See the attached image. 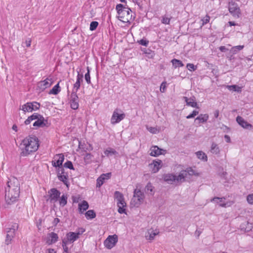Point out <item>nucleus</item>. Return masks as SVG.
<instances>
[{
  "label": "nucleus",
  "mask_w": 253,
  "mask_h": 253,
  "mask_svg": "<svg viewBox=\"0 0 253 253\" xmlns=\"http://www.w3.org/2000/svg\"><path fill=\"white\" fill-rule=\"evenodd\" d=\"M20 195V183L13 177L9 179L5 187V200L7 204L11 205L17 201Z\"/></svg>",
  "instance_id": "obj_1"
},
{
  "label": "nucleus",
  "mask_w": 253,
  "mask_h": 253,
  "mask_svg": "<svg viewBox=\"0 0 253 253\" xmlns=\"http://www.w3.org/2000/svg\"><path fill=\"white\" fill-rule=\"evenodd\" d=\"M39 147V139L35 135H29L20 144V156L26 157L37 151Z\"/></svg>",
  "instance_id": "obj_2"
},
{
  "label": "nucleus",
  "mask_w": 253,
  "mask_h": 253,
  "mask_svg": "<svg viewBox=\"0 0 253 253\" xmlns=\"http://www.w3.org/2000/svg\"><path fill=\"white\" fill-rule=\"evenodd\" d=\"M116 9L118 14V18L124 23H130L134 19L131 14V10L130 8L123 4H118Z\"/></svg>",
  "instance_id": "obj_3"
},
{
  "label": "nucleus",
  "mask_w": 253,
  "mask_h": 253,
  "mask_svg": "<svg viewBox=\"0 0 253 253\" xmlns=\"http://www.w3.org/2000/svg\"><path fill=\"white\" fill-rule=\"evenodd\" d=\"M18 224L16 223H13L9 225L8 227L5 228L4 231L6 233V238L4 243L6 245L11 243L12 239L15 235V232L18 229Z\"/></svg>",
  "instance_id": "obj_4"
},
{
  "label": "nucleus",
  "mask_w": 253,
  "mask_h": 253,
  "mask_svg": "<svg viewBox=\"0 0 253 253\" xmlns=\"http://www.w3.org/2000/svg\"><path fill=\"white\" fill-rule=\"evenodd\" d=\"M144 197V194L142 191L139 189H135L133 192V196L131 201V204L134 207H138L143 203Z\"/></svg>",
  "instance_id": "obj_5"
},
{
  "label": "nucleus",
  "mask_w": 253,
  "mask_h": 253,
  "mask_svg": "<svg viewBox=\"0 0 253 253\" xmlns=\"http://www.w3.org/2000/svg\"><path fill=\"white\" fill-rule=\"evenodd\" d=\"M125 117L126 114L121 110L117 108L113 113L111 123L113 125L118 124L124 119Z\"/></svg>",
  "instance_id": "obj_6"
},
{
  "label": "nucleus",
  "mask_w": 253,
  "mask_h": 253,
  "mask_svg": "<svg viewBox=\"0 0 253 253\" xmlns=\"http://www.w3.org/2000/svg\"><path fill=\"white\" fill-rule=\"evenodd\" d=\"M40 106L41 104L39 102L36 101L29 102L22 105L21 110L25 113L32 112L39 110Z\"/></svg>",
  "instance_id": "obj_7"
},
{
  "label": "nucleus",
  "mask_w": 253,
  "mask_h": 253,
  "mask_svg": "<svg viewBox=\"0 0 253 253\" xmlns=\"http://www.w3.org/2000/svg\"><path fill=\"white\" fill-rule=\"evenodd\" d=\"M228 10L231 14L234 17L239 18L241 14V10L238 4L233 1L229 2Z\"/></svg>",
  "instance_id": "obj_8"
},
{
  "label": "nucleus",
  "mask_w": 253,
  "mask_h": 253,
  "mask_svg": "<svg viewBox=\"0 0 253 253\" xmlns=\"http://www.w3.org/2000/svg\"><path fill=\"white\" fill-rule=\"evenodd\" d=\"M118 240V239L117 235L115 234L113 235H109L104 241V245L106 248L111 249L115 246Z\"/></svg>",
  "instance_id": "obj_9"
},
{
  "label": "nucleus",
  "mask_w": 253,
  "mask_h": 253,
  "mask_svg": "<svg viewBox=\"0 0 253 253\" xmlns=\"http://www.w3.org/2000/svg\"><path fill=\"white\" fill-rule=\"evenodd\" d=\"M37 117L38 118H37L36 121L33 125V126L36 127H43L49 126L47 120L45 119L42 115L38 113Z\"/></svg>",
  "instance_id": "obj_10"
},
{
  "label": "nucleus",
  "mask_w": 253,
  "mask_h": 253,
  "mask_svg": "<svg viewBox=\"0 0 253 253\" xmlns=\"http://www.w3.org/2000/svg\"><path fill=\"white\" fill-rule=\"evenodd\" d=\"M57 177L60 181H62L67 187L68 186V172H65L64 168H60L58 169Z\"/></svg>",
  "instance_id": "obj_11"
},
{
  "label": "nucleus",
  "mask_w": 253,
  "mask_h": 253,
  "mask_svg": "<svg viewBox=\"0 0 253 253\" xmlns=\"http://www.w3.org/2000/svg\"><path fill=\"white\" fill-rule=\"evenodd\" d=\"M76 91H72L70 98L71 108L73 110H77L79 107V98Z\"/></svg>",
  "instance_id": "obj_12"
},
{
  "label": "nucleus",
  "mask_w": 253,
  "mask_h": 253,
  "mask_svg": "<svg viewBox=\"0 0 253 253\" xmlns=\"http://www.w3.org/2000/svg\"><path fill=\"white\" fill-rule=\"evenodd\" d=\"M49 200L51 203L57 202L61 194V192L56 188H51L49 191Z\"/></svg>",
  "instance_id": "obj_13"
},
{
  "label": "nucleus",
  "mask_w": 253,
  "mask_h": 253,
  "mask_svg": "<svg viewBox=\"0 0 253 253\" xmlns=\"http://www.w3.org/2000/svg\"><path fill=\"white\" fill-rule=\"evenodd\" d=\"M83 230L81 232H70L66 234L67 239L66 241H68V243H73L74 241L77 240L78 238H79V236L82 234L84 231L85 230L84 229H82Z\"/></svg>",
  "instance_id": "obj_14"
},
{
  "label": "nucleus",
  "mask_w": 253,
  "mask_h": 253,
  "mask_svg": "<svg viewBox=\"0 0 253 253\" xmlns=\"http://www.w3.org/2000/svg\"><path fill=\"white\" fill-rule=\"evenodd\" d=\"M56 158H58V160L52 161V166L55 168L58 167V169L63 168L62 164L65 159L64 155L62 153L58 154L55 156L54 159H55Z\"/></svg>",
  "instance_id": "obj_15"
},
{
  "label": "nucleus",
  "mask_w": 253,
  "mask_h": 253,
  "mask_svg": "<svg viewBox=\"0 0 253 253\" xmlns=\"http://www.w3.org/2000/svg\"><path fill=\"white\" fill-rule=\"evenodd\" d=\"M111 172L102 174L96 180V187L100 188L105 182V180L111 178Z\"/></svg>",
  "instance_id": "obj_16"
},
{
  "label": "nucleus",
  "mask_w": 253,
  "mask_h": 253,
  "mask_svg": "<svg viewBox=\"0 0 253 253\" xmlns=\"http://www.w3.org/2000/svg\"><path fill=\"white\" fill-rule=\"evenodd\" d=\"M114 198L116 199L117 206L123 205V207H126L123 194L119 191H116L114 193Z\"/></svg>",
  "instance_id": "obj_17"
},
{
  "label": "nucleus",
  "mask_w": 253,
  "mask_h": 253,
  "mask_svg": "<svg viewBox=\"0 0 253 253\" xmlns=\"http://www.w3.org/2000/svg\"><path fill=\"white\" fill-rule=\"evenodd\" d=\"M236 121L238 124L244 128L248 129H251L253 128V126L240 116H238L236 117Z\"/></svg>",
  "instance_id": "obj_18"
},
{
  "label": "nucleus",
  "mask_w": 253,
  "mask_h": 253,
  "mask_svg": "<svg viewBox=\"0 0 253 253\" xmlns=\"http://www.w3.org/2000/svg\"><path fill=\"white\" fill-rule=\"evenodd\" d=\"M162 161L159 159L154 160L153 163L149 165V166L153 173L157 172L162 166Z\"/></svg>",
  "instance_id": "obj_19"
},
{
  "label": "nucleus",
  "mask_w": 253,
  "mask_h": 253,
  "mask_svg": "<svg viewBox=\"0 0 253 253\" xmlns=\"http://www.w3.org/2000/svg\"><path fill=\"white\" fill-rule=\"evenodd\" d=\"M80 71H80H77L78 75L77 77V80L76 83L74 84L72 91H76V92H77L81 86V83L83 81L84 75L83 73H80Z\"/></svg>",
  "instance_id": "obj_20"
},
{
  "label": "nucleus",
  "mask_w": 253,
  "mask_h": 253,
  "mask_svg": "<svg viewBox=\"0 0 253 253\" xmlns=\"http://www.w3.org/2000/svg\"><path fill=\"white\" fill-rule=\"evenodd\" d=\"M58 235L54 232H51L47 234L46 243L48 245L55 243L58 240Z\"/></svg>",
  "instance_id": "obj_21"
},
{
  "label": "nucleus",
  "mask_w": 253,
  "mask_h": 253,
  "mask_svg": "<svg viewBox=\"0 0 253 253\" xmlns=\"http://www.w3.org/2000/svg\"><path fill=\"white\" fill-rule=\"evenodd\" d=\"M151 151L150 155L154 157H157L166 153V150L161 149L157 146H153L151 148Z\"/></svg>",
  "instance_id": "obj_22"
},
{
  "label": "nucleus",
  "mask_w": 253,
  "mask_h": 253,
  "mask_svg": "<svg viewBox=\"0 0 253 253\" xmlns=\"http://www.w3.org/2000/svg\"><path fill=\"white\" fill-rule=\"evenodd\" d=\"M183 99L186 102V105L187 106H191L192 107L196 108L198 109L199 108L197 103L196 102L195 97L193 96L192 97L188 98L187 97L184 96Z\"/></svg>",
  "instance_id": "obj_23"
},
{
  "label": "nucleus",
  "mask_w": 253,
  "mask_h": 253,
  "mask_svg": "<svg viewBox=\"0 0 253 253\" xmlns=\"http://www.w3.org/2000/svg\"><path fill=\"white\" fill-rule=\"evenodd\" d=\"M52 79L47 78L43 81L40 82L39 84V86L41 89H45L51 86L52 84Z\"/></svg>",
  "instance_id": "obj_24"
},
{
  "label": "nucleus",
  "mask_w": 253,
  "mask_h": 253,
  "mask_svg": "<svg viewBox=\"0 0 253 253\" xmlns=\"http://www.w3.org/2000/svg\"><path fill=\"white\" fill-rule=\"evenodd\" d=\"M164 180L168 183L172 184L175 181V175L171 173L164 174L163 176Z\"/></svg>",
  "instance_id": "obj_25"
},
{
  "label": "nucleus",
  "mask_w": 253,
  "mask_h": 253,
  "mask_svg": "<svg viewBox=\"0 0 253 253\" xmlns=\"http://www.w3.org/2000/svg\"><path fill=\"white\" fill-rule=\"evenodd\" d=\"M89 207L88 203L86 201H83L82 203L79 204V210L81 213H83Z\"/></svg>",
  "instance_id": "obj_26"
},
{
  "label": "nucleus",
  "mask_w": 253,
  "mask_h": 253,
  "mask_svg": "<svg viewBox=\"0 0 253 253\" xmlns=\"http://www.w3.org/2000/svg\"><path fill=\"white\" fill-rule=\"evenodd\" d=\"M187 176V173L183 170L181 171L178 175L176 176L175 175V181H184L185 178Z\"/></svg>",
  "instance_id": "obj_27"
},
{
  "label": "nucleus",
  "mask_w": 253,
  "mask_h": 253,
  "mask_svg": "<svg viewBox=\"0 0 253 253\" xmlns=\"http://www.w3.org/2000/svg\"><path fill=\"white\" fill-rule=\"evenodd\" d=\"M210 151L211 153L218 155L220 153V150L218 145L214 142H212L211 147Z\"/></svg>",
  "instance_id": "obj_28"
},
{
  "label": "nucleus",
  "mask_w": 253,
  "mask_h": 253,
  "mask_svg": "<svg viewBox=\"0 0 253 253\" xmlns=\"http://www.w3.org/2000/svg\"><path fill=\"white\" fill-rule=\"evenodd\" d=\"M104 153L107 157H109L112 155H117L118 154V153L115 149L110 147L106 149L104 151Z\"/></svg>",
  "instance_id": "obj_29"
},
{
  "label": "nucleus",
  "mask_w": 253,
  "mask_h": 253,
  "mask_svg": "<svg viewBox=\"0 0 253 253\" xmlns=\"http://www.w3.org/2000/svg\"><path fill=\"white\" fill-rule=\"evenodd\" d=\"M183 171L187 173V175L188 174L191 176L195 175L196 176H198L200 175V173L193 169V168L191 167L187 168L186 170Z\"/></svg>",
  "instance_id": "obj_30"
},
{
  "label": "nucleus",
  "mask_w": 253,
  "mask_h": 253,
  "mask_svg": "<svg viewBox=\"0 0 253 253\" xmlns=\"http://www.w3.org/2000/svg\"><path fill=\"white\" fill-rule=\"evenodd\" d=\"M208 119L209 115L208 114H200L196 118L195 120H199V123H204L208 121Z\"/></svg>",
  "instance_id": "obj_31"
},
{
  "label": "nucleus",
  "mask_w": 253,
  "mask_h": 253,
  "mask_svg": "<svg viewBox=\"0 0 253 253\" xmlns=\"http://www.w3.org/2000/svg\"><path fill=\"white\" fill-rule=\"evenodd\" d=\"M171 62L172 63L173 67L175 69L178 67H183L184 66V64H183L181 60L177 59L174 58L172 59Z\"/></svg>",
  "instance_id": "obj_32"
},
{
  "label": "nucleus",
  "mask_w": 253,
  "mask_h": 253,
  "mask_svg": "<svg viewBox=\"0 0 253 253\" xmlns=\"http://www.w3.org/2000/svg\"><path fill=\"white\" fill-rule=\"evenodd\" d=\"M154 187L152 185V183L151 182H149L147 184V185L145 188V190L146 192H147V193L150 194L151 195H153L154 194Z\"/></svg>",
  "instance_id": "obj_33"
},
{
  "label": "nucleus",
  "mask_w": 253,
  "mask_h": 253,
  "mask_svg": "<svg viewBox=\"0 0 253 253\" xmlns=\"http://www.w3.org/2000/svg\"><path fill=\"white\" fill-rule=\"evenodd\" d=\"M59 83L54 85L52 88L49 91V94H57L61 90L60 87L59 85Z\"/></svg>",
  "instance_id": "obj_34"
},
{
  "label": "nucleus",
  "mask_w": 253,
  "mask_h": 253,
  "mask_svg": "<svg viewBox=\"0 0 253 253\" xmlns=\"http://www.w3.org/2000/svg\"><path fill=\"white\" fill-rule=\"evenodd\" d=\"M37 114L38 113H35L28 117V118L25 121L24 124L26 125H28L30 124L32 121L36 120L37 118H38Z\"/></svg>",
  "instance_id": "obj_35"
},
{
  "label": "nucleus",
  "mask_w": 253,
  "mask_h": 253,
  "mask_svg": "<svg viewBox=\"0 0 253 253\" xmlns=\"http://www.w3.org/2000/svg\"><path fill=\"white\" fill-rule=\"evenodd\" d=\"M67 195L63 194L58 199L59 205L62 207H64L67 203Z\"/></svg>",
  "instance_id": "obj_36"
},
{
  "label": "nucleus",
  "mask_w": 253,
  "mask_h": 253,
  "mask_svg": "<svg viewBox=\"0 0 253 253\" xmlns=\"http://www.w3.org/2000/svg\"><path fill=\"white\" fill-rule=\"evenodd\" d=\"M85 216L87 219H92L95 217L96 213L93 210H89L85 213Z\"/></svg>",
  "instance_id": "obj_37"
},
{
  "label": "nucleus",
  "mask_w": 253,
  "mask_h": 253,
  "mask_svg": "<svg viewBox=\"0 0 253 253\" xmlns=\"http://www.w3.org/2000/svg\"><path fill=\"white\" fill-rule=\"evenodd\" d=\"M225 198L224 197H214L211 200V202H216V203H222L223 200H225ZM226 203H220L219 204V206L221 207H226Z\"/></svg>",
  "instance_id": "obj_38"
},
{
  "label": "nucleus",
  "mask_w": 253,
  "mask_h": 253,
  "mask_svg": "<svg viewBox=\"0 0 253 253\" xmlns=\"http://www.w3.org/2000/svg\"><path fill=\"white\" fill-rule=\"evenodd\" d=\"M196 154L198 157V159L204 160L205 161H207L208 160V157L206 154L203 152L202 151H198L196 153Z\"/></svg>",
  "instance_id": "obj_39"
},
{
  "label": "nucleus",
  "mask_w": 253,
  "mask_h": 253,
  "mask_svg": "<svg viewBox=\"0 0 253 253\" xmlns=\"http://www.w3.org/2000/svg\"><path fill=\"white\" fill-rule=\"evenodd\" d=\"M227 88L230 90H233L237 92L242 91V88L237 85H227Z\"/></svg>",
  "instance_id": "obj_40"
},
{
  "label": "nucleus",
  "mask_w": 253,
  "mask_h": 253,
  "mask_svg": "<svg viewBox=\"0 0 253 253\" xmlns=\"http://www.w3.org/2000/svg\"><path fill=\"white\" fill-rule=\"evenodd\" d=\"M244 45H240L235 46L231 48V51L233 54H235L237 53V52L238 51L243 49L244 48Z\"/></svg>",
  "instance_id": "obj_41"
},
{
  "label": "nucleus",
  "mask_w": 253,
  "mask_h": 253,
  "mask_svg": "<svg viewBox=\"0 0 253 253\" xmlns=\"http://www.w3.org/2000/svg\"><path fill=\"white\" fill-rule=\"evenodd\" d=\"M93 155L91 153H86L84 157V160L86 164H90L91 163Z\"/></svg>",
  "instance_id": "obj_42"
},
{
  "label": "nucleus",
  "mask_w": 253,
  "mask_h": 253,
  "mask_svg": "<svg viewBox=\"0 0 253 253\" xmlns=\"http://www.w3.org/2000/svg\"><path fill=\"white\" fill-rule=\"evenodd\" d=\"M148 233L149 234V236L148 239L149 240H152L154 239L155 236H156L159 233V232L157 231L156 230L154 231L152 230L151 231H149L148 232Z\"/></svg>",
  "instance_id": "obj_43"
},
{
  "label": "nucleus",
  "mask_w": 253,
  "mask_h": 253,
  "mask_svg": "<svg viewBox=\"0 0 253 253\" xmlns=\"http://www.w3.org/2000/svg\"><path fill=\"white\" fill-rule=\"evenodd\" d=\"M87 72L84 75V78L88 84H91L90 76V70L88 67H87Z\"/></svg>",
  "instance_id": "obj_44"
},
{
  "label": "nucleus",
  "mask_w": 253,
  "mask_h": 253,
  "mask_svg": "<svg viewBox=\"0 0 253 253\" xmlns=\"http://www.w3.org/2000/svg\"><path fill=\"white\" fill-rule=\"evenodd\" d=\"M63 167L69 169H70L74 170V168L72 162H71L70 161H67L65 163H64Z\"/></svg>",
  "instance_id": "obj_45"
},
{
  "label": "nucleus",
  "mask_w": 253,
  "mask_h": 253,
  "mask_svg": "<svg viewBox=\"0 0 253 253\" xmlns=\"http://www.w3.org/2000/svg\"><path fill=\"white\" fill-rule=\"evenodd\" d=\"M68 241H66L65 239L62 240V246L64 250V252L65 253H69V249L67 246L68 244Z\"/></svg>",
  "instance_id": "obj_46"
},
{
  "label": "nucleus",
  "mask_w": 253,
  "mask_h": 253,
  "mask_svg": "<svg viewBox=\"0 0 253 253\" xmlns=\"http://www.w3.org/2000/svg\"><path fill=\"white\" fill-rule=\"evenodd\" d=\"M98 25V22L97 21H92L90 24L89 29L90 31L95 30Z\"/></svg>",
  "instance_id": "obj_47"
},
{
  "label": "nucleus",
  "mask_w": 253,
  "mask_h": 253,
  "mask_svg": "<svg viewBox=\"0 0 253 253\" xmlns=\"http://www.w3.org/2000/svg\"><path fill=\"white\" fill-rule=\"evenodd\" d=\"M186 67L188 70L190 71H194L197 69V66L192 63H188L186 65Z\"/></svg>",
  "instance_id": "obj_48"
},
{
  "label": "nucleus",
  "mask_w": 253,
  "mask_h": 253,
  "mask_svg": "<svg viewBox=\"0 0 253 253\" xmlns=\"http://www.w3.org/2000/svg\"><path fill=\"white\" fill-rule=\"evenodd\" d=\"M199 114V112L196 110H193L192 113L186 116V118L188 119L194 118L196 115Z\"/></svg>",
  "instance_id": "obj_49"
},
{
  "label": "nucleus",
  "mask_w": 253,
  "mask_h": 253,
  "mask_svg": "<svg viewBox=\"0 0 253 253\" xmlns=\"http://www.w3.org/2000/svg\"><path fill=\"white\" fill-rule=\"evenodd\" d=\"M170 18L166 17V16H163L161 20V22L164 24H169L170 23Z\"/></svg>",
  "instance_id": "obj_50"
},
{
  "label": "nucleus",
  "mask_w": 253,
  "mask_h": 253,
  "mask_svg": "<svg viewBox=\"0 0 253 253\" xmlns=\"http://www.w3.org/2000/svg\"><path fill=\"white\" fill-rule=\"evenodd\" d=\"M138 43L142 45H144L147 46L149 43V41L146 39H141L140 41H138Z\"/></svg>",
  "instance_id": "obj_51"
},
{
  "label": "nucleus",
  "mask_w": 253,
  "mask_h": 253,
  "mask_svg": "<svg viewBox=\"0 0 253 253\" xmlns=\"http://www.w3.org/2000/svg\"><path fill=\"white\" fill-rule=\"evenodd\" d=\"M166 84H167V83L166 82L164 81L163 82H162V83L161 84V86H160V91L162 93H164L166 91Z\"/></svg>",
  "instance_id": "obj_52"
},
{
  "label": "nucleus",
  "mask_w": 253,
  "mask_h": 253,
  "mask_svg": "<svg viewBox=\"0 0 253 253\" xmlns=\"http://www.w3.org/2000/svg\"><path fill=\"white\" fill-rule=\"evenodd\" d=\"M147 129L148 130L153 133V134H156L158 132H159V130L157 129V128L155 127H147Z\"/></svg>",
  "instance_id": "obj_53"
},
{
  "label": "nucleus",
  "mask_w": 253,
  "mask_h": 253,
  "mask_svg": "<svg viewBox=\"0 0 253 253\" xmlns=\"http://www.w3.org/2000/svg\"><path fill=\"white\" fill-rule=\"evenodd\" d=\"M118 207V212L119 213L122 214V213H126V210L125 208L126 207H123V205H119Z\"/></svg>",
  "instance_id": "obj_54"
},
{
  "label": "nucleus",
  "mask_w": 253,
  "mask_h": 253,
  "mask_svg": "<svg viewBox=\"0 0 253 253\" xmlns=\"http://www.w3.org/2000/svg\"><path fill=\"white\" fill-rule=\"evenodd\" d=\"M248 202L251 205H253V194H249L247 197Z\"/></svg>",
  "instance_id": "obj_55"
},
{
  "label": "nucleus",
  "mask_w": 253,
  "mask_h": 253,
  "mask_svg": "<svg viewBox=\"0 0 253 253\" xmlns=\"http://www.w3.org/2000/svg\"><path fill=\"white\" fill-rule=\"evenodd\" d=\"M210 17L208 15H206L205 17L202 19L203 25H205L209 22Z\"/></svg>",
  "instance_id": "obj_56"
},
{
  "label": "nucleus",
  "mask_w": 253,
  "mask_h": 253,
  "mask_svg": "<svg viewBox=\"0 0 253 253\" xmlns=\"http://www.w3.org/2000/svg\"><path fill=\"white\" fill-rule=\"evenodd\" d=\"M60 222V219L58 218H55L52 222V224L54 226H56L57 224Z\"/></svg>",
  "instance_id": "obj_57"
},
{
  "label": "nucleus",
  "mask_w": 253,
  "mask_h": 253,
  "mask_svg": "<svg viewBox=\"0 0 253 253\" xmlns=\"http://www.w3.org/2000/svg\"><path fill=\"white\" fill-rule=\"evenodd\" d=\"M31 41L30 39L28 40H27L25 42H24V44H25V46L27 47H30L31 45Z\"/></svg>",
  "instance_id": "obj_58"
},
{
  "label": "nucleus",
  "mask_w": 253,
  "mask_h": 253,
  "mask_svg": "<svg viewBox=\"0 0 253 253\" xmlns=\"http://www.w3.org/2000/svg\"><path fill=\"white\" fill-rule=\"evenodd\" d=\"M142 50L144 52V53L147 54H149L152 52V50L149 49L144 48V49H142Z\"/></svg>",
  "instance_id": "obj_59"
},
{
  "label": "nucleus",
  "mask_w": 253,
  "mask_h": 253,
  "mask_svg": "<svg viewBox=\"0 0 253 253\" xmlns=\"http://www.w3.org/2000/svg\"><path fill=\"white\" fill-rule=\"evenodd\" d=\"M219 49L221 52H225L228 50L225 46H221L219 47Z\"/></svg>",
  "instance_id": "obj_60"
},
{
  "label": "nucleus",
  "mask_w": 253,
  "mask_h": 253,
  "mask_svg": "<svg viewBox=\"0 0 253 253\" xmlns=\"http://www.w3.org/2000/svg\"><path fill=\"white\" fill-rule=\"evenodd\" d=\"M224 138L225 139V141L227 143H229L231 142V139L229 135H224Z\"/></svg>",
  "instance_id": "obj_61"
},
{
  "label": "nucleus",
  "mask_w": 253,
  "mask_h": 253,
  "mask_svg": "<svg viewBox=\"0 0 253 253\" xmlns=\"http://www.w3.org/2000/svg\"><path fill=\"white\" fill-rule=\"evenodd\" d=\"M46 253H56V252L53 249H48L46 251Z\"/></svg>",
  "instance_id": "obj_62"
},
{
  "label": "nucleus",
  "mask_w": 253,
  "mask_h": 253,
  "mask_svg": "<svg viewBox=\"0 0 253 253\" xmlns=\"http://www.w3.org/2000/svg\"><path fill=\"white\" fill-rule=\"evenodd\" d=\"M219 116V111L218 110H216L214 112V117L215 118H217Z\"/></svg>",
  "instance_id": "obj_63"
},
{
  "label": "nucleus",
  "mask_w": 253,
  "mask_h": 253,
  "mask_svg": "<svg viewBox=\"0 0 253 253\" xmlns=\"http://www.w3.org/2000/svg\"><path fill=\"white\" fill-rule=\"evenodd\" d=\"M12 128L13 130H14L16 132L17 131V130H18L17 126L16 125H13L12 127Z\"/></svg>",
  "instance_id": "obj_64"
}]
</instances>
